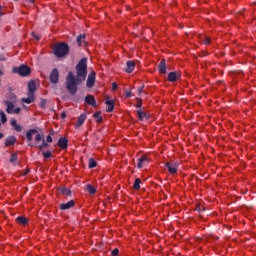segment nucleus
Instances as JSON below:
<instances>
[{
    "instance_id": "nucleus-16",
    "label": "nucleus",
    "mask_w": 256,
    "mask_h": 256,
    "mask_svg": "<svg viewBox=\"0 0 256 256\" xmlns=\"http://www.w3.org/2000/svg\"><path fill=\"white\" fill-rule=\"evenodd\" d=\"M87 120V114H81L76 122V128L79 129L83 123Z\"/></svg>"
},
{
    "instance_id": "nucleus-14",
    "label": "nucleus",
    "mask_w": 256,
    "mask_h": 256,
    "mask_svg": "<svg viewBox=\"0 0 256 256\" xmlns=\"http://www.w3.org/2000/svg\"><path fill=\"white\" fill-rule=\"evenodd\" d=\"M126 73H131L132 71H135V62L133 60H128L126 62Z\"/></svg>"
},
{
    "instance_id": "nucleus-36",
    "label": "nucleus",
    "mask_w": 256,
    "mask_h": 256,
    "mask_svg": "<svg viewBox=\"0 0 256 256\" xmlns=\"http://www.w3.org/2000/svg\"><path fill=\"white\" fill-rule=\"evenodd\" d=\"M96 166H97V161H90L89 169H95Z\"/></svg>"
},
{
    "instance_id": "nucleus-33",
    "label": "nucleus",
    "mask_w": 256,
    "mask_h": 256,
    "mask_svg": "<svg viewBox=\"0 0 256 256\" xmlns=\"http://www.w3.org/2000/svg\"><path fill=\"white\" fill-rule=\"evenodd\" d=\"M39 147L40 149H46L47 147H49V144L45 142V139H44L42 140V144Z\"/></svg>"
},
{
    "instance_id": "nucleus-34",
    "label": "nucleus",
    "mask_w": 256,
    "mask_h": 256,
    "mask_svg": "<svg viewBox=\"0 0 256 256\" xmlns=\"http://www.w3.org/2000/svg\"><path fill=\"white\" fill-rule=\"evenodd\" d=\"M42 155L44 159H49L51 157V151L43 152Z\"/></svg>"
},
{
    "instance_id": "nucleus-18",
    "label": "nucleus",
    "mask_w": 256,
    "mask_h": 256,
    "mask_svg": "<svg viewBox=\"0 0 256 256\" xmlns=\"http://www.w3.org/2000/svg\"><path fill=\"white\" fill-rule=\"evenodd\" d=\"M27 98H22V103H27V105H30V103L35 102V94H27Z\"/></svg>"
},
{
    "instance_id": "nucleus-28",
    "label": "nucleus",
    "mask_w": 256,
    "mask_h": 256,
    "mask_svg": "<svg viewBox=\"0 0 256 256\" xmlns=\"http://www.w3.org/2000/svg\"><path fill=\"white\" fill-rule=\"evenodd\" d=\"M45 139V136L44 135H41V134H37L35 136V141L36 143H39V141H43Z\"/></svg>"
},
{
    "instance_id": "nucleus-23",
    "label": "nucleus",
    "mask_w": 256,
    "mask_h": 256,
    "mask_svg": "<svg viewBox=\"0 0 256 256\" xmlns=\"http://www.w3.org/2000/svg\"><path fill=\"white\" fill-rule=\"evenodd\" d=\"M94 119H96L97 123H103V117L101 116V112H95L93 114Z\"/></svg>"
},
{
    "instance_id": "nucleus-21",
    "label": "nucleus",
    "mask_w": 256,
    "mask_h": 256,
    "mask_svg": "<svg viewBox=\"0 0 256 256\" xmlns=\"http://www.w3.org/2000/svg\"><path fill=\"white\" fill-rule=\"evenodd\" d=\"M137 117L139 121H145V119H149V116H147V113H145L141 109L137 110Z\"/></svg>"
},
{
    "instance_id": "nucleus-35",
    "label": "nucleus",
    "mask_w": 256,
    "mask_h": 256,
    "mask_svg": "<svg viewBox=\"0 0 256 256\" xmlns=\"http://www.w3.org/2000/svg\"><path fill=\"white\" fill-rule=\"evenodd\" d=\"M17 160H19V156L17 155V153L11 154L10 161H17Z\"/></svg>"
},
{
    "instance_id": "nucleus-26",
    "label": "nucleus",
    "mask_w": 256,
    "mask_h": 256,
    "mask_svg": "<svg viewBox=\"0 0 256 256\" xmlns=\"http://www.w3.org/2000/svg\"><path fill=\"white\" fill-rule=\"evenodd\" d=\"M87 191L90 193V195H95L97 193V189L91 185H87Z\"/></svg>"
},
{
    "instance_id": "nucleus-15",
    "label": "nucleus",
    "mask_w": 256,
    "mask_h": 256,
    "mask_svg": "<svg viewBox=\"0 0 256 256\" xmlns=\"http://www.w3.org/2000/svg\"><path fill=\"white\" fill-rule=\"evenodd\" d=\"M10 125L13 127L14 130L17 131V133H21L23 131V127L17 123V120L12 119L10 121Z\"/></svg>"
},
{
    "instance_id": "nucleus-20",
    "label": "nucleus",
    "mask_w": 256,
    "mask_h": 256,
    "mask_svg": "<svg viewBox=\"0 0 256 256\" xmlns=\"http://www.w3.org/2000/svg\"><path fill=\"white\" fill-rule=\"evenodd\" d=\"M106 105H107V113H112L113 109H115V101L113 100H106Z\"/></svg>"
},
{
    "instance_id": "nucleus-30",
    "label": "nucleus",
    "mask_w": 256,
    "mask_h": 256,
    "mask_svg": "<svg viewBox=\"0 0 256 256\" xmlns=\"http://www.w3.org/2000/svg\"><path fill=\"white\" fill-rule=\"evenodd\" d=\"M142 106H143V100L141 98H138V101L135 107H137V109H141Z\"/></svg>"
},
{
    "instance_id": "nucleus-1",
    "label": "nucleus",
    "mask_w": 256,
    "mask_h": 256,
    "mask_svg": "<svg viewBox=\"0 0 256 256\" xmlns=\"http://www.w3.org/2000/svg\"><path fill=\"white\" fill-rule=\"evenodd\" d=\"M87 79V58H82L76 65V77L69 72L66 77V89L70 95H76L79 85Z\"/></svg>"
},
{
    "instance_id": "nucleus-47",
    "label": "nucleus",
    "mask_w": 256,
    "mask_h": 256,
    "mask_svg": "<svg viewBox=\"0 0 256 256\" xmlns=\"http://www.w3.org/2000/svg\"><path fill=\"white\" fill-rule=\"evenodd\" d=\"M2 9H3V6L0 5V17L1 15H3V12H1Z\"/></svg>"
},
{
    "instance_id": "nucleus-51",
    "label": "nucleus",
    "mask_w": 256,
    "mask_h": 256,
    "mask_svg": "<svg viewBox=\"0 0 256 256\" xmlns=\"http://www.w3.org/2000/svg\"><path fill=\"white\" fill-rule=\"evenodd\" d=\"M89 161H95V158H89Z\"/></svg>"
},
{
    "instance_id": "nucleus-46",
    "label": "nucleus",
    "mask_w": 256,
    "mask_h": 256,
    "mask_svg": "<svg viewBox=\"0 0 256 256\" xmlns=\"http://www.w3.org/2000/svg\"><path fill=\"white\" fill-rule=\"evenodd\" d=\"M51 135H55V130H50V137Z\"/></svg>"
},
{
    "instance_id": "nucleus-52",
    "label": "nucleus",
    "mask_w": 256,
    "mask_h": 256,
    "mask_svg": "<svg viewBox=\"0 0 256 256\" xmlns=\"http://www.w3.org/2000/svg\"><path fill=\"white\" fill-rule=\"evenodd\" d=\"M0 75H3V71L0 70Z\"/></svg>"
},
{
    "instance_id": "nucleus-45",
    "label": "nucleus",
    "mask_w": 256,
    "mask_h": 256,
    "mask_svg": "<svg viewBox=\"0 0 256 256\" xmlns=\"http://www.w3.org/2000/svg\"><path fill=\"white\" fill-rule=\"evenodd\" d=\"M33 37H35V39H36L37 41H39V39H41V37H39V36H37V35H35V34H33Z\"/></svg>"
},
{
    "instance_id": "nucleus-41",
    "label": "nucleus",
    "mask_w": 256,
    "mask_h": 256,
    "mask_svg": "<svg viewBox=\"0 0 256 256\" xmlns=\"http://www.w3.org/2000/svg\"><path fill=\"white\" fill-rule=\"evenodd\" d=\"M137 167L138 169H143V161L138 162Z\"/></svg>"
},
{
    "instance_id": "nucleus-29",
    "label": "nucleus",
    "mask_w": 256,
    "mask_h": 256,
    "mask_svg": "<svg viewBox=\"0 0 256 256\" xmlns=\"http://www.w3.org/2000/svg\"><path fill=\"white\" fill-rule=\"evenodd\" d=\"M46 106H47V99H41L40 100L41 109H45Z\"/></svg>"
},
{
    "instance_id": "nucleus-5",
    "label": "nucleus",
    "mask_w": 256,
    "mask_h": 256,
    "mask_svg": "<svg viewBox=\"0 0 256 256\" xmlns=\"http://www.w3.org/2000/svg\"><path fill=\"white\" fill-rule=\"evenodd\" d=\"M166 167L170 175H175V173H177V169H179V164L175 161H169L166 163Z\"/></svg>"
},
{
    "instance_id": "nucleus-50",
    "label": "nucleus",
    "mask_w": 256,
    "mask_h": 256,
    "mask_svg": "<svg viewBox=\"0 0 256 256\" xmlns=\"http://www.w3.org/2000/svg\"><path fill=\"white\" fill-rule=\"evenodd\" d=\"M4 135L0 132V139H3Z\"/></svg>"
},
{
    "instance_id": "nucleus-10",
    "label": "nucleus",
    "mask_w": 256,
    "mask_h": 256,
    "mask_svg": "<svg viewBox=\"0 0 256 256\" xmlns=\"http://www.w3.org/2000/svg\"><path fill=\"white\" fill-rule=\"evenodd\" d=\"M35 91H37V84L35 83V80H30L28 82V93L35 95Z\"/></svg>"
},
{
    "instance_id": "nucleus-6",
    "label": "nucleus",
    "mask_w": 256,
    "mask_h": 256,
    "mask_svg": "<svg viewBox=\"0 0 256 256\" xmlns=\"http://www.w3.org/2000/svg\"><path fill=\"white\" fill-rule=\"evenodd\" d=\"M50 83H53L54 85L59 83V70H57V68H54L50 73Z\"/></svg>"
},
{
    "instance_id": "nucleus-25",
    "label": "nucleus",
    "mask_w": 256,
    "mask_h": 256,
    "mask_svg": "<svg viewBox=\"0 0 256 256\" xmlns=\"http://www.w3.org/2000/svg\"><path fill=\"white\" fill-rule=\"evenodd\" d=\"M0 121L1 123H7V115L3 110H0Z\"/></svg>"
},
{
    "instance_id": "nucleus-27",
    "label": "nucleus",
    "mask_w": 256,
    "mask_h": 256,
    "mask_svg": "<svg viewBox=\"0 0 256 256\" xmlns=\"http://www.w3.org/2000/svg\"><path fill=\"white\" fill-rule=\"evenodd\" d=\"M83 39H85V34L77 36L76 41L79 47H81V43H83Z\"/></svg>"
},
{
    "instance_id": "nucleus-2",
    "label": "nucleus",
    "mask_w": 256,
    "mask_h": 256,
    "mask_svg": "<svg viewBox=\"0 0 256 256\" xmlns=\"http://www.w3.org/2000/svg\"><path fill=\"white\" fill-rule=\"evenodd\" d=\"M15 103H17V96L15 94H10L8 100L4 101L8 115H19L21 113V108H15Z\"/></svg>"
},
{
    "instance_id": "nucleus-7",
    "label": "nucleus",
    "mask_w": 256,
    "mask_h": 256,
    "mask_svg": "<svg viewBox=\"0 0 256 256\" xmlns=\"http://www.w3.org/2000/svg\"><path fill=\"white\" fill-rule=\"evenodd\" d=\"M177 79H181V73L173 71L168 74V81H170V83H175Z\"/></svg>"
},
{
    "instance_id": "nucleus-40",
    "label": "nucleus",
    "mask_w": 256,
    "mask_h": 256,
    "mask_svg": "<svg viewBox=\"0 0 256 256\" xmlns=\"http://www.w3.org/2000/svg\"><path fill=\"white\" fill-rule=\"evenodd\" d=\"M143 89H145V85H142L140 88H138V95H141V93H143Z\"/></svg>"
},
{
    "instance_id": "nucleus-48",
    "label": "nucleus",
    "mask_w": 256,
    "mask_h": 256,
    "mask_svg": "<svg viewBox=\"0 0 256 256\" xmlns=\"http://www.w3.org/2000/svg\"><path fill=\"white\" fill-rule=\"evenodd\" d=\"M28 3H35V0H26Z\"/></svg>"
},
{
    "instance_id": "nucleus-9",
    "label": "nucleus",
    "mask_w": 256,
    "mask_h": 256,
    "mask_svg": "<svg viewBox=\"0 0 256 256\" xmlns=\"http://www.w3.org/2000/svg\"><path fill=\"white\" fill-rule=\"evenodd\" d=\"M85 103L88 105H91L92 107H97V100H95V96L93 95H87L84 98Z\"/></svg>"
},
{
    "instance_id": "nucleus-12",
    "label": "nucleus",
    "mask_w": 256,
    "mask_h": 256,
    "mask_svg": "<svg viewBox=\"0 0 256 256\" xmlns=\"http://www.w3.org/2000/svg\"><path fill=\"white\" fill-rule=\"evenodd\" d=\"M71 207H75V201L73 200L60 204L61 211H67V209H71Z\"/></svg>"
},
{
    "instance_id": "nucleus-8",
    "label": "nucleus",
    "mask_w": 256,
    "mask_h": 256,
    "mask_svg": "<svg viewBox=\"0 0 256 256\" xmlns=\"http://www.w3.org/2000/svg\"><path fill=\"white\" fill-rule=\"evenodd\" d=\"M95 72H92L88 75L87 81H86V87H88L89 89H91V87H93V85H95Z\"/></svg>"
},
{
    "instance_id": "nucleus-19",
    "label": "nucleus",
    "mask_w": 256,
    "mask_h": 256,
    "mask_svg": "<svg viewBox=\"0 0 256 256\" xmlns=\"http://www.w3.org/2000/svg\"><path fill=\"white\" fill-rule=\"evenodd\" d=\"M158 71L159 73H167V64L165 63V60H161V62L158 65Z\"/></svg>"
},
{
    "instance_id": "nucleus-17",
    "label": "nucleus",
    "mask_w": 256,
    "mask_h": 256,
    "mask_svg": "<svg viewBox=\"0 0 256 256\" xmlns=\"http://www.w3.org/2000/svg\"><path fill=\"white\" fill-rule=\"evenodd\" d=\"M38 131L37 129H30L26 132V139L27 141L31 142L33 141V135H37Z\"/></svg>"
},
{
    "instance_id": "nucleus-22",
    "label": "nucleus",
    "mask_w": 256,
    "mask_h": 256,
    "mask_svg": "<svg viewBox=\"0 0 256 256\" xmlns=\"http://www.w3.org/2000/svg\"><path fill=\"white\" fill-rule=\"evenodd\" d=\"M17 223H19L20 225H27V218H25V216H18L16 218Z\"/></svg>"
},
{
    "instance_id": "nucleus-4",
    "label": "nucleus",
    "mask_w": 256,
    "mask_h": 256,
    "mask_svg": "<svg viewBox=\"0 0 256 256\" xmlns=\"http://www.w3.org/2000/svg\"><path fill=\"white\" fill-rule=\"evenodd\" d=\"M12 71L13 73H17V75H20V77H28V75H31V67L25 64L14 67Z\"/></svg>"
},
{
    "instance_id": "nucleus-43",
    "label": "nucleus",
    "mask_w": 256,
    "mask_h": 256,
    "mask_svg": "<svg viewBox=\"0 0 256 256\" xmlns=\"http://www.w3.org/2000/svg\"><path fill=\"white\" fill-rule=\"evenodd\" d=\"M133 94L131 93V91H126V97H132Z\"/></svg>"
},
{
    "instance_id": "nucleus-44",
    "label": "nucleus",
    "mask_w": 256,
    "mask_h": 256,
    "mask_svg": "<svg viewBox=\"0 0 256 256\" xmlns=\"http://www.w3.org/2000/svg\"><path fill=\"white\" fill-rule=\"evenodd\" d=\"M65 117H67V113L62 112V113H61V119H65Z\"/></svg>"
},
{
    "instance_id": "nucleus-49",
    "label": "nucleus",
    "mask_w": 256,
    "mask_h": 256,
    "mask_svg": "<svg viewBox=\"0 0 256 256\" xmlns=\"http://www.w3.org/2000/svg\"><path fill=\"white\" fill-rule=\"evenodd\" d=\"M0 61H5V57L0 56Z\"/></svg>"
},
{
    "instance_id": "nucleus-11",
    "label": "nucleus",
    "mask_w": 256,
    "mask_h": 256,
    "mask_svg": "<svg viewBox=\"0 0 256 256\" xmlns=\"http://www.w3.org/2000/svg\"><path fill=\"white\" fill-rule=\"evenodd\" d=\"M17 143V137L15 136H8L5 140V147H11V145H15Z\"/></svg>"
},
{
    "instance_id": "nucleus-24",
    "label": "nucleus",
    "mask_w": 256,
    "mask_h": 256,
    "mask_svg": "<svg viewBox=\"0 0 256 256\" xmlns=\"http://www.w3.org/2000/svg\"><path fill=\"white\" fill-rule=\"evenodd\" d=\"M135 191H139L141 189V179L137 178L133 185Z\"/></svg>"
},
{
    "instance_id": "nucleus-38",
    "label": "nucleus",
    "mask_w": 256,
    "mask_h": 256,
    "mask_svg": "<svg viewBox=\"0 0 256 256\" xmlns=\"http://www.w3.org/2000/svg\"><path fill=\"white\" fill-rule=\"evenodd\" d=\"M119 255V249H114V250H112V252H111V256H118Z\"/></svg>"
},
{
    "instance_id": "nucleus-37",
    "label": "nucleus",
    "mask_w": 256,
    "mask_h": 256,
    "mask_svg": "<svg viewBox=\"0 0 256 256\" xmlns=\"http://www.w3.org/2000/svg\"><path fill=\"white\" fill-rule=\"evenodd\" d=\"M204 45H211V38H209V37H205L204 38Z\"/></svg>"
},
{
    "instance_id": "nucleus-42",
    "label": "nucleus",
    "mask_w": 256,
    "mask_h": 256,
    "mask_svg": "<svg viewBox=\"0 0 256 256\" xmlns=\"http://www.w3.org/2000/svg\"><path fill=\"white\" fill-rule=\"evenodd\" d=\"M116 89H117V83L114 82V83L112 84V91H115Z\"/></svg>"
},
{
    "instance_id": "nucleus-32",
    "label": "nucleus",
    "mask_w": 256,
    "mask_h": 256,
    "mask_svg": "<svg viewBox=\"0 0 256 256\" xmlns=\"http://www.w3.org/2000/svg\"><path fill=\"white\" fill-rule=\"evenodd\" d=\"M61 193L62 195H71V191L67 188H62Z\"/></svg>"
},
{
    "instance_id": "nucleus-31",
    "label": "nucleus",
    "mask_w": 256,
    "mask_h": 256,
    "mask_svg": "<svg viewBox=\"0 0 256 256\" xmlns=\"http://www.w3.org/2000/svg\"><path fill=\"white\" fill-rule=\"evenodd\" d=\"M151 158L147 155H142L140 158H138V161H150Z\"/></svg>"
},
{
    "instance_id": "nucleus-39",
    "label": "nucleus",
    "mask_w": 256,
    "mask_h": 256,
    "mask_svg": "<svg viewBox=\"0 0 256 256\" xmlns=\"http://www.w3.org/2000/svg\"><path fill=\"white\" fill-rule=\"evenodd\" d=\"M46 141H47L48 143H53V137H51V135H48V136L46 137Z\"/></svg>"
},
{
    "instance_id": "nucleus-13",
    "label": "nucleus",
    "mask_w": 256,
    "mask_h": 256,
    "mask_svg": "<svg viewBox=\"0 0 256 256\" xmlns=\"http://www.w3.org/2000/svg\"><path fill=\"white\" fill-rule=\"evenodd\" d=\"M69 145V140H67V138L65 137H61L58 140V146L60 147V149H67Z\"/></svg>"
},
{
    "instance_id": "nucleus-3",
    "label": "nucleus",
    "mask_w": 256,
    "mask_h": 256,
    "mask_svg": "<svg viewBox=\"0 0 256 256\" xmlns=\"http://www.w3.org/2000/svg\"><path fill=\"white\" fill-rule=\"evenodd\" d=\"M68 53H69V44H67L65 42L58 43L54 47V55H55V57H58V59L67 57Z\"/></svg>"
}]
</instances>
